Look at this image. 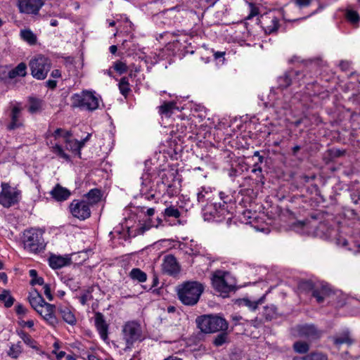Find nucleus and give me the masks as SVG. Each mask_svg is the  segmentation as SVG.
I'll return each instance as SVG.
<instances>
[{"label": "nucleus", "mask_w": 360, "mask_h": 360, "mask_svg": "<svg viewBox=\"0 0 360 360\" xmlns=\"http://www.w3.org/2000/svg\"><path fill=\"white\" fill-rule=\"evenodd\" d=\"M145 196V198L148 200H152L155 198V194L154 193H150L149 191L146 192V195H143Z\"/></svg>", "instance_id": "obj_60"}, {"label": "nucleus", "mask_w": 360, "mask_h": 360, "mask_svg": "<svg viewBox=\"0 0 360 360\" xmlns=\"http://www.w3.org/2000/svg\"><path fill=\"white\" fill-rule=\"evenodd\" d=\"M344 154H345V151L341 150H336L335 152V157H340V156L343 155Z\"/></svg>", "instance_id": "obj_62"}, {"label": "nucleus", "mask_w": 360, "mask_h": 360, "mask_svg": "<svg viewBox=\"0 0 360 360\" xmlns=\"http://www.w3.org/2000/svg\"><path fill=\"white\" fill-rule=\"evenodd\" d=\"M18 335L20 337V338L24 341V342L30 346L32 348H34L35 347V342L34 340L31 338V336L30 335H28L27 333H26L25 332L21 330L18 333Z\"/></svg>", "instance_id": "obj_38"}, {"label": "nucleus", "mask_w": 360, "mask_h": 360, "mask_svg": "<svg viewBox=\"0 0 360 360\" xmlns=\"http://www.w3.org/2000/svg\"><path fill=\"white\" fill-rule=\"evenodd\" d=\"M0 301L3 302L4 306L7 308L11 307L14 303V298L11 295L8 290H4L0 294Z\"/></svg>", "instance_id": "obj_30"}, {"label": "nucleus", "mask_w": 360, "mask_h": 360, "mask_svg": "<svg viewBox=\"0 0 360 360\" xmlns=\"http://www.w3.org/2000/svg\"><path fill=\"white\" fill-rule=\"evenodd\" d=\"M52 151L54 153H56L58 156H59L60 158H61L65 160H70V156L64 152L62 147L60 146H59L58 144H56L53 147Z\"/></svg>", "instance_id": "obj_41"}, {"label": "nucleus", "mask_w": 360, "mask_h": 360, "mask_svg": "<svg viewBox=\"0 0 360 360\" xmlns=\"http://www.w3.org/2000/svg\"><path fill=\"white\" fill-rule=\"evenodd\" d=\"M129 276L131 279L140 283L145 282L147 280L146 274L138 268L132 269L129 273Z\"/></svg>", "instance_id": "obj_27"}, {"label": "nucleus", "mask_w": 360, "mask_h": 360, "mask_svg": "<svg viewBox=\"0 0 360 360\" xmlns=\"http://www.w3.org/2000/svg\"><path fill=\"white\" fill-rule=\"evenodd\" d=\"M30 276L32 277V280L30 281V284L32 285H44V279L41 277L37 276V271L35 269H31L29 271Z\"/></svg>", "instance_id": "obj_37"}, {"label": "nucleus", "mask_w": 360, "mask_h": 360, "mask_svg": "<svg viewBox=\"0 0 360 360\" xmlns=\"http://www.w3.org/2000/svg\"><path fill=\"white\" fill-rule=\"evenodd\" d=\"M31 75L37 79H44L51 68V60L41 55H39L30 62Z\"/></svg>", "instance_id": "obj_7"}, {"label": "nucleus", "mask_w": 360, "mask_h": 360, "mask_svg": "<svg viewBox=\"0 0 360 360\" xmlns=\"http://www.w3.org/2000/svg\"><path fill=\"white\" fill-rule=\"evenodd\" d=\"M92 295H91V290H87L85 293H84L80 297V302L82 305H84L87 303L88 301L91 300L92 299Z\"/></svg>", "instance_id": "obj_45"}, {"label": "nucleus", "mask_w": 360, "mask_h": 360, "mask_svg": "<svg viewBox=\"0 0 360 360\" xmlns=\"http://www.w3.org/2000/svg\"><path fill=\"white\" fill-rule=\"evenodd\" d=\"M20 324L23 327L27 326L28 328H32L34 326V321L32 320H29L27 321H22L20 322Z\"/></svg>", "instance_id": "obj_54"}, {"label": "nucleus", "mask_w": 360, "mask_h": 360, "mask_svg": "<svg viewBox=\"0 0 360 360\" xmlns=\"http://www.w3.org/2000/svg\"><path fill=\"white\" fill-rule=\"evenodd\" d=\"M212 285L215 290L221 293L231 292L235 286V282L229 272L217 270L212 276Z\"/></svg>", "instance_id": "obj_6"}, {"label": "nucleus", "mask_w": 360, "mask_h": 360, "mask_svg": "<svg viewBox=\"0 0 360 360\" xmlns=\"http://www.w3.org/2000/svg\"><path fill=\"white\" fill-rule=\"evenodd\" d=\"M339 65L342 70H347L349 68V63L347 61H341Z\"/></svg>", "instance_id": "obj_56"}, {"label": "nucleus", "mask_w": 360, "mask_h": 360, "mask_svg": "<svg viewBox=\"0 0 360 360\" xmlns=\"http://www.w3.org/2000/svg\"><path fill=\"white\" fill-rule=\"evenodd\" d=\"M72 263L69 255H51L49 259V266L53 269H60L65 266H69Z\"/></svg>", "instance_id": "obj_15"}, {"label": "nucleus", "mask_w": 360, "mask_h": 360, "mask_svg": "<svg viewBox=\"0 0 360 360\" xmlns=\"http://www.w3.org/2000/svg\"><path fill=\"white\" fill-rule=\"evenodd\" d=\"M292 347L297 353L300 354H305L309 350V344L303 341H296Z\"/></svg>", "instance_id": "obj_32"}, {"label": "nucleus", "mask_w": 360, "mask_h": 360, "mask_svg": "<svg viewBox=\"0 0 360 360\" xmlns=\"http://www.w3.org/2000/svg\"><path fill=\"white\" fill-rule=\"evenodd\" d=\"M151 181L149 179H143L141 183V193L142 195H146V192L150 191L151 188Z\"/></svg>", "instance_id": "obj_44"}, {"label": "nucleus", "mask_w": 360, "mask_h": 360, "mask_svg": "<svg viewBox=\"0 0 360 360\" xmlns=\"http://www.w3.org/2000/svg\"><path fill=\"white\" fill-rule=\"evenodd\" d=\"M164 216L167 217L179 218L181 215L179 210L174 206L167 207L164 211Z\"/></svg>", "instance_id": "obj_36"}, {"label": "nucleus", "mask_w": 360, "mask_h": 360, "mask_svg": "<svg viewBox=\"0 0 360 360\" xmlns=\"http://www.w3.org/2000/svg\"><path fill=\"white\" fill-rule=\"evenodd\" d=\"M20 35L22 40L30 45L36 44L37 40V36L30 29L22 30Z\"/></svg>", "instance_id": "obj_25"}, {"label": "nucleus", "mask_w": 360, "mask_h": 360, "mask_svg": "<svg viewBox=\"0 0 360 360\" xmlns=\"http://www.w3.org/2000/svg\"><path fill=\"white\" fill-rule=\"evenodd\" d=\"M63 132V129L58 128L54 131L53 136L55 137V139H57L58 137L62 136Z\"/></svg>", "instance_id": "obj_58"}, {"label": "nucleus", "mask_w": 360, "mask_h": 360, "mask_svg": "<svg viewBox=\"0 0 360 360\" xmlns=\"http://www.w3.org/2000/svg\"><path fill=\"white\" fill-rule=\"evenodd\" d=\"M90 203L94 204L98 202L101 198V192L99 189L94 188L90 190L86 195Z\"/></svg>", "instance_id": "obj_31"}, {"label": "nucleus", "mask_w": 360, "mask_h": 360, "mask_svg": "<svg viewBox=\"0 0 360 360\" xmlns=\"http://www.w3.org/2000/svg\"><path fill=\"white\" fill-rule=\"evenodd\" d=\"M204 291V285L198 281H186L177 287L179 300L187 306L195 305Z\"/></svg>", "instance_id": "obj_1"}, {"label": "nucleus", "mask_w": 360, "mask_h": 360, "mask_svg": "<svg viewBox=\"0 0 360 360\" xmlns=\"http://www.w3.org/2000/svg\"><path fill=\"white\" fill-rule=\"evenodd\" d=\"M346 18L352 24L358 22L359 20V14L356 11L352 10L347 11Z\"/></svg>", "instance_id": "obj_43"}, {"label": "nucleus", "mask_w": 360, "mask_h": 360, "mask_svg": "<svg viewBox=\"0 0 360 360\" xmlns=\"http://www.w3.org/2000/svg\"><path fill=\"white\" fill-rule=\"evenodd\" d=\"M46 84L47 87L53 89L54 88H56L57 82L55 80L49 79L46 82Z\"/></svg>", "instance_id": "obj_55"}, {"label": "nucleus", "mask_w": 360, "mask_h": 360, "mask_svg": "<svg viewBox=\"0 0 360 360\" xmlns=\"http://www.w3.org/2000/svg\"><path fill=\"white\" fill-rule=\"evenodd\" d=\"M292 360H309V355L303 356V357L297 356V357L293 358Z\"/></svg>", "instance_id": "obj_64"}, {"label": "nucleus", "mask_w": 360, "mask_h": 360, "mask_svg": "<svg viewBox=\"0 0 360 360\" xmlns=\"http://www.w3.org/2000/svg\"><path fill=\"white\" fill-rule=\"evenodd\" d=\"M264 297H261L257 301H251L248 298H243L238 300L239 305L248 307L252 311H255L258 307V305L263 302Z\"/></svg>", "instance_id": "obj_26"}, {"label": "nucleus", "mask_w": 360, "mask_h": 360, "mask_svg": "<svg viewBox=\"0 0 360 360\" xmlns=\"http://www.w3.org/2000/svg\"><path fill=\"white\" fill-rule=\"evenodd\" d=\"M198 327L205 333L226 331L228 322L225 319L217 315H204L196 319Z\"/></svg>", "instance_id": "obj_2"}, {"label": "nucleus", "mask_w": 360, "mask_h": 360, "mask_svg": "<svg viewBox=\"0 0 360 360\" xmlns=\"http://www.w3.org/2000/svg\"><path fill=\"white\" fill-rule=\"evenodd\" d=\"M44 3L42 0H18V6L22 13L37 14Z\"/></svg>", "instance_id": "obj_11"}, {"label": "nucleus", "mask_w": 360, "mask_h": 360, "mask_svg": "<svg viewBox=\"0 0 360 360\" xmlns=\"http://www.w3.org/2000/svg\"><path fill=\"white\" fill-rule=\"evenodd\" d=\"M309 356V360H328L327 356L322 353H312Z\"/></svg>", "instance_id": "obj_46"}, {"label": "nucleus", "mask_w": 360, "mask_h": 360, "mask_svg": "<svg viewBox=\"0 0 360 360\" xmlns=\"http://www.w3.org/2000/svg\"><path fill=\"white\" fill-rule=\"evenodd\" d=\"M28 300L30 305L35 311L46 302L41 295L36 289H34L30 292Z\"/></svg>", "instance_id": "obj_20"}, {"label": "nucleus", "mask_w": 360, "mask_h": 360, "mask_svg": "<svg viewBox=\"0 0 360 360\" xmlns=\"http://www.w3.org/2000/svg\"><path fill=\"white\" fill-rule=\"evenodd\" d=\"M331 293V289L328 284H319L316 285L312 290V296L316 298L317 302L321 303L326 297Z\"/></svg>", "instance_id": "obj_16"}, {"label": "nucleus", "mask_w": 360, "mask_h": 360, "mask_svg": "<svg viewBox=\"0 0 360 360\" xmlns=\"http://www.w3.org/2000/svg\"><path fill=\"white\" fill-rule=\"evenodd\" d=\"M27 65L25 63H19L14 69L8 72V77L13 79L18 76L24 77L26 75Z\"/></svg>", "instance_id": "obj_24"}, {"label": "nucleus", "mask_w": 360, "mask_h": 360, "mask_svg": "<svg viewBox=\"0 0 360 360\" xmlns=\"http://www.w3.org/2000/svg\"><path fill=\"white\" fill-rule=\"evenodd\" d=\"M22 344L20 342H18V343L11 345L8 354L11 357L17 359L22 353Z\"/></svg>", "instance_id": "obj_34"}, {"label": "nucleus", "mask_w": 360, "mask_h": 360, "mask_svg": "<svg viewBox=\"0 0 360 360\" xmlns=\"http://www.w3.org/2000/svg\"><path fill=\"white\" fill-rule=\"evenodd\" d=\"M72 136V133L70 131H65L63 130L62 137L64 138L65 143H70V138Z\"/></svg>", "instance_id": "obj_53"}, {"label": "nucleus", "mask_w": 360, "mask_h": 360, "mask_svg": "<svg viewBox=\"0 0 360 360\" xmlns=\"http://www.w3.org/2000/svg\"><path fill=\"white\" fill-rule=\"evenodd\" d=\"M29 111L31 113H35L41 110L42 107L41 100L31 97L29 98Z\"/></svg>", "instance_id": "obj_29"}, {"label": "nucleus", "mask_w": 360, "mask_h": 360, "mask_svg": "<svg viewBox=\"0 0 360 360\" xmlns=\"http://www.w3.org/2000/svg\"><path fill=\"white\" fill-rule=\"evenodd\" d=\"M262 27L266 34L276 32L279 27V20L275 16L262 17Z\"/></svg>", "instance_id": "obj_17"}, {"label": "nucleus", "mask_w": 360, "mask_h": 360, "mask_svg": "<svg viewBox=\"0 0 360 360\" xmlns=\"http://www.w3.org/2000/svg\"><path fill=\"white\" fill-rule=\"evenodd\" d=\"M119 89L120 91V93L124 97L127 96L129 92L130 91L129 83L127 77H123L122 78H121L119 83Z\"/></svg>", "instance_id": "obj_33"}, {"label": "nucleus", "mask_w": 360, "mask_h": 360, "mask_svg": "<svg viewBox=\"0 0 360 360\" xmlns=\"http://www.w3.org/2000/svg\"><path fill=\"white\" fill-rule=\"evenodd\" d=\"M300 338L316 340L320 338L321 332L314 325H299L295 328Z\"/></svg>", "instance_id": "obj_12"}, {"label": "nucleus", "mask_w": 360, "mask_h": 360, "mask_svg": "<svg viewBox=\"0 0 360 360\" xmlns=\"http://www.w3.org/2000/svg\"><path fill=\"white\" fill-rule=\"evenodd\" d=\"M112 68L120 75L125 73L128 69L127 64L120 60L115 62Z\"/></svg>", "instance_id": "obj_39"}, {"label": "nucleus", "mask_w": 360, "mask_h": 360, "mask_svg": "<svg viewBox=\"0 0 360 360\" xmlns=\"http://www.w3.org/2000/svg\"><path fill=\"white\" fill-rule=\"evenodd\" d=\"M117 51V48L115 45H112L110 46V51L112 54H115Z\"/></svg>", "instance_id": "obj_63"}, {"label": "nucleus", "mask_w": 360, "mask_h": 360, "mask_svg": "<svg viewBox=\"0 0 360 360\" xmlns=\"http://www.w3.org/2000/svg\"><path fill=\"white\" fill-rule=\"evenodd\" d=\"M25 249L34 253H38L45 249L46 244L43 238V231L39 229H30L23 233Z\"/></svg>", "instance_id": "obj_4"}, {"label": "nucleus", "mask_w": 360, "mask_h": 360, "mask_svg": "<svg viewBox=\"0 0 360 360\" xmlns=\"http://www.w3.org/2000/svg\"><path fill=\"white\" fill-rule=\"evenodd\" d=\"M158 283H159L158 278L156 276H154L153 280V285L149 288V290H152V292L153 293L158 294L160 292V289H153V288L156 287L158 285Z\"/></svg>", "instance_id": "obj_50"}, {"label": "nucleus", "mask_w": 360, "mask_h": 360, "mask_svg": "<svg viewBox=\"0 0 360 360\" xmlns=\"http://www.w3.org/2000/svg\"><path fill=\"white\" fill-rule=\"evenodd\" d=\"M22 108L19 106V105H14L10 114L11 117V122L7 126V129L8 130H13L17 128L20 127L22 125V123L20 121L19 118L21 115Z\"/></svg>", "instance_id": "obj_18"}, {"label": "nucleus", "mask_w": 360, "mask_h": 360, "mask_svg": "<svg viewBox=\"0 0 360 360\" xmlns=\"http://www.w3.org/2000/svg\"><path fill=\"white\" fill-rule=\"evenodd\" d=\"M56 306L54 304L46 302L36 311L44 319L46 322L56 326L58 323V319L55 314Z\"/></svg>", "instance_id": "obj_10"}, {"label": "nucleus", "mask_w": 360, "mask_h": 360, "mask_svg": "<svg viewBox=\"0 0 360 360\" xmlns=\"http://www.w3.org/2000/svg\"><path fill=\"white\" fill-rule=\"evenodd\" d=\"M213 340V343L215 346H221L227 340V333L225 331H221Z\"/></svg>", "instance_id": "obj_42"}, {"label": "nucleus", "mask_w": 360, "mask_h": 360, "mask_svg": "<svg viewBox=\"0 0 360 360\" xmlns=\"http://www.w3.org/2000/svg\"><path fill=\"white\" fill-rule=\"evenodd\" d=\"M58 311L64 321L71 326L76 324V317L70 309L66 307H59Z\"/></svg>", "instance_id": "obj_21"}, {"label": "nucleus", "mask_w": 360, "mask_h": 360, "mask_svg": "<svg viewBox=\"0 0 360 360\" xmlns=\"http://www.w3.org/2000/svg\"><path fill=\"white\" fill-rule=\"evenodd\" d=\"M353 342L354 341L350 337L349 333L348 331H345L340 335H337L333 338V342L337 346H340L342 344L350 345L353 343Z\"/></svg>", "instance_id": "obj_23"}, {"label": "nucleus", "mask_w": 360, "mask_h": 360, "mask_svg": "<svg viewBox=\"0 0 360 360\" xmlns=\"http://www.w3.org/2000/svg\"><path fill=\"white\" fill-rule=\"evenodd\" d=\"M212 193L210 187L202 186L197 193V200L202 205L212 199Z\"/></svg>", "instance_id": "obj_22"}, {"label": "nucleus", "mask_w": 360, "mask_h": 360, "mask_svg": "<svg viewBox=\"0 0 360 360\" xmlns=\"http://www.w3.org/2000/svg\"><path fill=\"white\" fill-rule=\"evenodd\" d=\"M44 293L49 301L53 300V297L51 294L50 285H49V284L44 285Z\"/></svg>", "instance_id": "obj_47"}, {"label": "nucleus", "mask_w": 360, "mask_h": 360, "mask_svg": "<svg viewBox=\"0 0 360 360\" xmlns=\"http://www.w3.org/2000/svg\"><path fill=\"white\" fill-rule=\"evenodd\" d=\"M306 62L310 64L314 63L318 66H322L323 63V60L321 57H315L313 58H310L306 60Z\"/></svg>", "instance_id": "obj_49"}, {"label": "nucleus", "mask_w": 360, "mask_h": 360, "mask_svg": "<svg viewBox=\"0 0 360 360\" xmlns=\"http://www.w3.org/2000/svg\"><path fill=\"white\" fill-rule=\"evenodd\" d=\"M250 13L247 16V19H251L253 17H255L259 14L258 8L255 7L252 4H250Z\"/></svg>", "instance_id": "obj_48"}, {"label": "nucleus", "mask_w": 360, "mask_h": 360, "mask_svg": "<svg viewBox=\"0 0 360 360\" xmlns=\"http://www.w3.org/2000/svg\"><path fill=\"white\" fill-rule=\"evenodd\" d=\"M311 0H295L297 5L300 7L308 6Z\"/></svg>", "instance_id": "obj_52"}, {"label": "nucleus", "mask_w": 360, "mask_h": 360, "mask_svg": "<svg viewBox=\"0 0 360 360\" xmlns=\"http://www.w3.org/2000/svg\"><path fill=\"white\" fill-rule=\"evenodd\" d=\"M15 311L18 315H24L26 314L27 309L22 304H18L15 307Z\"/></svg>", "instance_id": "obj_51"}, {"label": "nucleus", "mask_w": 360, "mask_h": 360, "mask_svg": "<svg viewBox=\"0 0 360 360\" xmlns=\"http://www.w3.org/2000/svg\"><path fill=\"white\" fill-rule=\"evenodd\" d=\"M83 359L87 360H100L99 358H98L94 354H87L86 358L84 357Z\"/></svg>", "instance_id": "obj_61"}, {"label": "nucleus", "mask_w": 360, "mask_h": 360, "mask_svg": "<svg viewBox=\"0 0 360 360\" xmlns=\"http://www.w3.org/2000/svg\"><path fill=\"white\" fill-rule=\"evenodd\" d=\"M174 108V103L172 102H167L160 106V112L168 115L172 112V109Z\"/></svg>", "instance_id": "obj_40"}, {"label": "nucleus", "mask_w": 360, "mask_h": 360, "mask_svg": "<svg viewBox=\"0 0 360 360\" xmlns=\"http://www.w3.org/2000/svg\"><path fill=\"white\" fill-rule=\"evenodd\" d=\"M60 76H61L60 71L58 69L53 70L51 72V77H53L54 78H59V77H60Z\"/></svg>", "instance_id": "obj_59"}, {"label": "nucleus", "mask_w": 360, "mask_h": 360, "mask_svg": "<svg viewBox=\"0 0 360 360\" xmlns=\"http://www.w3.org/2000/svg\"><path fill=\"white\" fill-rule=\"evenodd\" d=\"M91 134H89L84 139L81 141L74 140V148L71 147V150L77 151L80 154L81 149L84 147L86 142L89 140Z\"/></svg>", "instance_id": "obj_35"}, {"label": "nucleus", "mask_w": 360, "mask_h": 360, "mask_svg": "<svg viewBox=\"0 0 360 360\" xmlns=\"http://www.w3.org/2000/svg\"><path fill=\"white\" fill-rule=\"evenodd\" d=\"M70 191L60 184H57L51 191V195L56 201L62 202L66 200L70 196Z\"/></svg>", "instance_id": "obj_19"}, {"label": "nucleus", "mask_w": 360, "mask_h": 360, "mask_svg": "<svg viewBox=\"0 0 360 360\" xmlns=\"http://www.w3.org/2000/svg\"><path fill=\"white\" fill-rule=\"evenodd\" d=\"M72 108H79L82 110L94 111L99 106V99L95 95V92L91 91H82L78 94H74L71 98Z\"/></svg>", "instance_id": "obj_3"}, {"label": "nucleus", "mask_w": 360, "mask_h": 360, "mask_svg": "<svg viewBox=\"0 0 360 360\" xmlns=\"http://www.w3.org/2000/svg\"><path fill=\"white\" fill-rule=\"evenodd\" d=\"M70 210L73 217L80 220H84L91 215L89 204L85 200H72L70 205Z\"/></svg>", "instance_id": "obj_9"}, {"label": "nucleus", "mask_w": 360, "mask_h": 360, "mask_svg": "<svg viewBox=\"0 0 360 360\" xmlns=\"http://www.w3.org/2000/svg\"><path fill=\"white\" fill-rule=\"evenodd\" d=\"M162 268L165 273L170 276L176 275L180 271V265L176 257L172 255L165 256Z\"/></svg>", "instance_id": "obj_13"}, {"label": "nucleus", "mask_w": 360, "mask_h": 360, "mask_svg": "<svg viewBox=\"0 0 360 360\" xmlns=\"http://www.w3.org/2000/svg\"><path fill=\"white\" fill-rule=\"evenodd\" d=\"M123 340L126 347L124 351L130 350L134 344L143 340L142 330L139 323L136 321H129L124 324L122 328Z\"/></svg>", "instance_id": "obj_5"}, {"label": "nucleus", "mask_w": 360, "mask_h": 360, "mask_svg": "<svg viewBox=\"0 0 360 360\" xmlns=\"http://www.w3.org/2000/svg\"><path fill=\"white\" fill-rule=\"evenodd\" d=\"M0 205L8 208L17 204L21 197V191L15 187H11L8 183L2 182L1 184Z\"/></svg>", "instance_id": "obj_8"}, {"label": "nucleus", "mask_w": 360, "mask_h": 360, "mask_svg": "<svg viewBox=\"0 0 360 360\" xmlns=\"http://www.w3.org/2000/svg\"><path fill=\"white\" fill-rule=\"evenodd\" d=\"M291 72H286L284 75L281 76L278 79V87L284 89L290 86L292 83Z\"/></svg>", "instance_id": "obj_28"}, {"label": "nucleus", "mask_w": 360, "mask_h": 360, "mask_svg": "<svg viewBox=\"0 0 360 360\" xmlns=\"http://www.w3.org/2000/svg\"><path fill=\"white\" fill-rule=\"evenodd\" d=\"M225 51H216L214 53V57L215 59H218L219 58H222L223 60H224Z\"/></svg>", "instance_id": "obj_57"}, {"label": "nucleus", "mask_w": 360, "mask_h": 360, "mask_svg": "<svg viewBox=\"0 0 360 360\" xmlns=\"http://www.w3.org/2000/svg\"><path fill=\"white\" fill-rule=\"evenodd\" d=\"M94 322L101 338L105 340L108 338V324L106 323L103 314L98 311L96 312Z\"/></svg>", "instance_id": "obj_14"}]
</instances>
